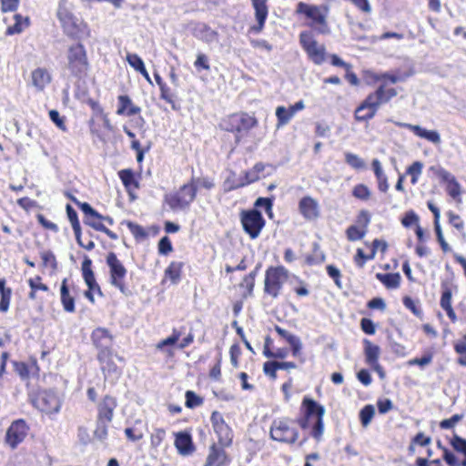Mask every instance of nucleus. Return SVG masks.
<instances>
[{
    "mask_svg": "<svg viewBox=\"0 0 466 466\" xmlns=\"http://www.w3.org/2000/svg\"><path fill=\"white\" fill-rule=\"evenodd\" d=\"M302 410L303 415L298 420V424L303 430L311 427V437L316 441H320L324 433V406L309 397H305L302 400Z\"/></svg>",
    "mask_w": 466,
    "mask_h": 466,
    "instance_id": "obj_1",
    "label": "nucleus"
},
{
    "mask_svg": "<svg viewBox=\"0 0 466 466\" xmlns=\"http://www.w3.org/2000/svg\"><path fill=\"white\" fill-rule=\"evenodd\" d=\"M329 12V8L326 5H312L299 2L297 5V13L303 14L310 19L309 25L321 35H328L330 33V29L327 22Z\"/></svg>",
    "mask_w": 466,
    "mask_h": 466,
    "instance_id": "obj_2",
    "label": "nucleus"
},
{
    "mask_svg": "<svg viewBox=\"0 0 466 466\" xmlns=\"http://www.w3.org/2000/svg\"><path fill=\"white\" fill-rule=\"evenodd\" d=\"M269 435L275 441L293 444L298 441L299 433L294 420L289 418H279L272 421Z\"/></svg>",
    "mask_w": 466,
    "mask_h": 466,
    "instance_id": "obj_3",
    "label": "nucleus"
},
{
    "mask_svg": "<svg viewBox=\"0 0 466 466\" xmlns=\"http://www.w3.org/2000/svg\"><path fill=\"white\" fill-rule=\"evenodd\" d=\"M196 185L184 184L177 191L166 195L165 201L174 211L186 210L196 198Z\"/></svg>",
    "mask_w": 466,
    "mask_h": 466,
    "instance_id": "obj_4",
    "label": "nucleus"
},
{
    "mask_svg": "<svg viewBox=\"0 0 466 466\" xmlns=\"http://www.w3.org/2000/svg\"><path fill=\"white\" fill-rule=\"evenodd\" d=\"M67 68L76 76L85 75L88 68L86 50L82 44H76L68 47L66 54Z\"/></svg>",
    "mask_w": 466,
    "mask_h": 466,
    "instance_id": "obj_5",
    "label": "nucleus"
},
{
    "mask_svg": "<svg viewBox=\"0 0 466 466\" xmlns=\"http://www.w3.org/2000/svg\"><path fill=\"white\" fill-rule=\"evenodd\" d=\"M396 96L397 91L394 88L386 89L384 86H380L374 93L370 94L362 102V106L359 111H364V109L368 107L369 113L360 118H372L381 104L389 102Z\"/></svg>",
    "mask_w": 466,
    "mask_h": 466,
    "instance_id": "obj_6",
    "label": "nucleus"
},
{
    "mask_svg": "<svg viewBox=\"0 0 466 466\" xmlns=\"http://www.w3.org/2000/svg\"><path fill=\"white\" fill-rule=\"evenodd\" d=\"M299 44L314 64L321 65L326 61V47L315 39L311 32H301L299 34Z\"/></svg>",
    "mask_w": 466,
    "mask_h": 466,
    "instance_id": "obj_7",
    "label": "nucleus"
},
{
    "mask_svg": "<svg viewBox=\"0 0 466 466\" xmlns=\"http://www.w3.org/2000/svg\"><path fill=\"white\" fill-rule=\"evenodd\" d=\"M288 279V270L284 267L269 268L266 271L264 291L273 298H277L283 283Z\"/></svg>",
    "mask_w": 466,
    "mask_h": 466,
    "instance_id": "obj_8",
    "label": "nucleus"
},
{
    "mask_svg": "<svg viewBox=\"0 0 466 466\" xmlns=\"http://www.w3.org/2000/svg\"><path fill=\"white\" fill-rule=\"evenodd\" d=\"M240 221L244 231L250 238H257L265 226L262 214L257 209L243 210L240 213Z\"/></svg>",
    "mask_w": 466,
    "mask_h": 466,
    "instance_id": "obj_9",
    "label": "nucleus"
},
{
    "mask_svg": "<svg viewBox=\"0 0 466 466\" xmlns=\"http://www.w3.org/2000/svg\"><path fill=\"white\" fill-rule=\"evenodd\" d=\"M106 264L109 268L110 282L117 288L122 293H125V278L127 269L123 263L117 258L114 252L108 253L106 257Z\"/></svg>",
    "mask_w": 466,
    "mask_h": 466,
    "instance_id": "obj_10",
    "label": "nucleus"
},
{
    "mask_svg": "<svg viewBox=\"0 0 466 466\" xmlns=\"http://www.w3.org/2000/svg\"><path fill=\"white\" fill-rule=\"evenodd\" d=\"M34 404L42 412L56 414L60 410L61 400L55 390H46L38 394Z\"/></svg>",
    "mask_w": 466,
    "mask_h": 466,
    "instance_id": "obj_11",
    "label": "nucleus"
},
{
    "mask_svg": "<svg viewBox=\"0 0 466 466\" xmlns=\"http://www.w3.org/2000/svg\"><path fill=\"white\" fill-rule=\"evenodd\" d=\"M28 426L24 420H16L8 427L5 441L12 449L15 450L22 443L28 433Z\"/></svg>",
    "mask_w": 466,
    "mask_h": 466,
    "instance_id": "obj_12",
    "label": "nucleus"
},
{
    "mask_svg": "<svg viewBox=\"0 0 466 466\" xmlns=\"http://www.w3.org/2000/svg\"><path fill=\"white\" fill-rule=\"evenodd\" d=\"M212 428L218 436V442L223 447H228L232 442V431L226 423L222 414L217 410L213 411L210 417Z\"/></svg>",
    "mask_w": 466,
    "mask_h": 466,
    "instance_id": "obj_13",
    "label": "nucleus"
},
{
    "mask_svg": "<svg viewBox=\"0 0 466 466\" xmlns=\"http://www.w3.org/2000/svg\"><path fill=\"white\" fill-rule=\"evenodd\" d=\"M92 340L96 347L100 350L97 359L100 363H103L107 357V353H110V349L113 342V338L109 334L108 330L104 328H97L92 332Z\"/></svg>",
    "mask_w": 466,
    "mask_h": 466,
    "instance_id": "obj_14",
    "label": "nucleus"
},
{
    "mask_svg": "<svg viewBox=\"0 0 466 466\" xmlns=\"http://www.w3.org/2000/svg\"><path fill=\"white\" fill-rule=\"evenodd\" d=\"M91 259L86 257L82 263V273L85 282L88 287V290L85 292V296L91 302H94L93 292H97L99 295H102V292L100 287L96 281L94 272L91 269Z\"/></svg>",
    "mask_w": 466,
    "mask_h": 466,
    "instance_id": "obj_15",
    "label": "nucleus"
},
{
    "mask_svg": "<svg viewBox=\"0 0 466 466\" xmlns=\"http://www.w3.org/2000/svg\"><path fill=\"white\" fill-rule=\"evenodd\" d=\"M62 27L67 35L76 39H86L90 35L87 25L76 16L62 24Z\"/></svg>",
    "mask_w": 466,
    "mask_h": 466,
    "instance_id": "obj_16",
    "label": "nucleus"
},
{
    "mask_svg": "<svg viewBox=\"0 0 466 466\" xmlns=\"http://www.w3.org/2000/svg\"><path fill=\"white\" fill-rule=\"evenodd\" d=\"M62 27L67 35L76 39H86L90 35L87 25L76 16L62 24Z\"/></svg>",
    "mask_w": 466,
    "mask_h": 466,
    "instance_id": "obj_17",
    "label": "nucleus"
},
{
    "mask_svg": "<svg viewBox=\"0 0 466 466\" xmlns=\"http://www.w3.org/2000/svg\"><path fill=\"white\" fill-rule=\"evenodd\" d=\"M395 125L400 127L407 128L413 132L417 137L424 138L434 145H440L441 142V135L436 130H427L419 125H412L409 123L395 122Z\"/></svg>",
    "mask_w": 466,
    "mask_h": 466,
    "instance_id": "obj_18",
    "label": "nucleus"
},
{
    "mask_svg": "<svg viewBox=\"0 0 466 466\" xmlns=\"http://www.w3.org/2000/svg\"><path fill=\"white\" fill-rule=\"evenodd\" d=\"M299 210L307 220H314L319 216V203L309 196L304 197L299 200Z\"/></svg>",
    "mask_w": 466,
    "mask_h": 466,
    "instance_id": "obj_19",
    "label": "nucleus"
},
{
    "mask_svg": "<svg viewBox=\"0 0 466 466\" xmlns=\"http://www.w3.org/2000/svg\"><path fill=\"white\" fill-rule=\"evenodd\" d=\"M174 445L181 456H189L195 451L192 437L189 432L179 431L175 434Z\"/></svg>",
    "mask_w": 466,
    "mask_h": 466,
    "instance_id": "obj_20",
    "label": "nucleus"
},
{
    "mask_svg": "<svg viewBox=\"0 0 466 466\" xmlns=\"http://www.w3.org/2000/svg\"><path fill=\"white\" fill-rule=\"evenodd\" d=\"M116 400L114 397L106 395L98 404L97 419L106 421H112L114 410L116 408Z\"/></svg>",
    "mask_w": 466,
    "mask_h": 466,
    "instance_id": "obj_21",
    "label": "nucleus"
},
{
    "mask_svg": "<svg viewBox=\"0 0 466 466\" xmlns=\"http://www.w3.org/2000/svg\"><path fill=\"white\" fill-rule=\"evenodd\" d=\"M227 463L228 456L223 448L211 445L204 466H224Z\"/></svg>",
    "mask_w": 466,
    "mask_h": 466,
    "instance_id": "obj_22",
    "label": "nucleus"
},
{
    "mask_svg": "<svg viewBox=\"0 0 466 466\" xmlns=\"http://www.w3.org/2000/svg\"><path fill=\"white\" fill-rule=\"evenodd\" d=\"M252 5L255 9V16L258 22L257 25L252 26V30L256 33H259L262 31L264 27L265 21L268 16V6L266 5V0H251Z\"/></svg>",
    "mask_w": 466,
    "mask_h": 466,
    "instance_id": "obj_23",
    "label": "nucleus"
},
{
    "mask_svg": "<svg viewBox=\"0 0 466 466\" xmlns=\"http://www.w3.org/2000/svg\"><path fill=\"white\" fill-rule=\"evenodd\" d=\"M258 178H259V177L258 175V171L253 170V169L247 171V172H245L244 177H239V181L238 183H231V179L227 178L224 181V185H223L224 190L228 192V191L237 189L238 187H241L247 186L250 183H253V182L257 181Z\"/></svg>",
    "mask_w": 466,
    "mask_h": 466,
    "instance_id": "obj_24",
    "label": "nucleus"
},
{
    "mask_svg": "<svg viewBox=\"0 0 466 466\" xmlns=\"http://www.w3.org/2000/svg\"><path fill=\"white\" fill-rule=\"evenodd\" d=\"M118 108L116 110L117 115H127L128 116L137 115L140 113L141 108L137 106H135L130 97L126 95H121L118 96Z\"/></svg>",
    "mask_w": 466,
    "mask_h": 466,
    "instance_id": "obj_25",
    "label": "nucleus"
},
{
    "mask_svg": "<svg viewBox=\"0 0 466 466\" xmlns=\"http://www.w3.org/2000/svg\"><path fill=\"white\" fill-rule=\"evenodd\" d=\"M32 85L37 91H42L50 83L51 76L44 68H36L31 74Z\"/></svg>",
    "mask_w": 466,
    "mask_h": 466,
    "instance_id": "obj_26",
    "label": "nucleus"
},
{
    "mask_svg": "<svg viewBox=\"0 0 466 466\" xmlns=\"http://www.w3.org/2000/svg\"><path fill=\"white\" fill-rule=\"evenodd\" d=\"M15 23L11 25H8L6 28L5 34L8 35H13L16 34H20L29 25V18L24 17L21 15H14L13 16Z\"/></svg>",
    "mask_w": 466,
    "mask_h": 466,
    "instance_id": "obj_27",
    "label": "nucleus"
},
{
    "mask_svg": "<svg viewBox=\"0 0 466 466\" xmlns=\"http://www.w3.org/2000/svg\"><path fill=\"white\" fill-rule=\"evenodd\" d=\"M379 279L387 289H397L400 283V275L399 273H377Z\"/></svg>",
    "mask_w": 466,
    "mask_h": 466,
    "instance_id": "obj_28",
    "label": "nucleus"
},
{
    "mask_svg": "<svg viewBox=\"0 0 466 466\" xmlns=\"http://www.w3.org/2000/svg\"><path fill=\"white\" fill-rule=\"evenodd\" d=\"M61 302L63 304L64 309L67 312L75 311V300L74 298L70 296L69 290L66 285V279L62 281L61 289Z\"/></svg>",
    "mask_w": 466,
    "mask_h": 466,
    "instance_id": "obj_29",
    "label": "nucleus"
},
{
    "mask_svg": "<svg viewBox=\"0 0 466 466\" xmlns=\"http://www.w3.org/2000/svg\"><path fill=\"white\" fill-rule=\"evenodd\" d=\"M296 114L289 106L286 108L283 106H279L276 108V116L278 119L277 127L286 126L294 117Z\"/></svg>",
    "mask_w": 466,
    "mask_h": 466,
    "instance_id": "obj_30",
    "label": "nucleus"
},
{
    "mask_svg": "<svg viewBox=\"0 0 466 466\" xmlns=\"http://www.w3.org/2000/svg\"><path fill=\"white\" fill-rule=\"evenodd\" d=\"M102 218H96V217H91V218H85L84 222L93 228L94 229L97 231L104 232L111 239H116L117 236L113 231L106 228L102 224Z\"/></svg>",
    "mask_w": 466,
    "mask_h": 466,
    "instance_id": "obj_31",
    "label": "nucleus"
},
{
    "mask_svg": "<svg viewBox=\"0 0 466 466\" xmlns=\"http://www.w3.org/2000/svg\"><path fill=\"white\" fill-rule=\"evenodd\" d=\"M365 358L366 362L370 366L379 361L380 349L379 346L372 344L370 340H365Z\"/></svg>",
    "mask_w": 466,
    "mask_h": 466,
    "instance_id": "obj_32",
    "label": "nucleus"
},
{
    "mask_svg": "<svg viewBox=\"0 0 466 466\" xmlns=\"http://www.w3.org/2000/svg\"><path fill=\"white\" fill-rule=\"evenodd\" d=\"M119 178L127 189L137 188L138 183L135 179L134 173L131 169H123L118 172Z\"/></svg>",
    "mask_w": 466,
    "mask_h": 466,
    "instance_id": "obj_33",
    "label": "nucleus"
},
{
    "mask_svg": "<svg viewBox=\"0 0 466 466\" xmlns=\"http://www.w3.org/2000/svg\"><path fill=\"white\" fill-rule=\"evenodd\" d=\"M110 353H107V357L106 358L105 361L101 363V369L105 374V377L107 378L111 375L115 377H118L121 373V370L115 365L112 360H110Z\"/></svg>",
    "mask_w": 466,
    "mask_h": 466,
    "instance_id": "obj_34",
    "label": "nucleus"
},
{
    "mask_svg": "<svg viewBox=\"0 0 466 466\" xmlns=\"http://www.w3.org/2000/svg\"><path fill=\"white\" fill-rule=\"evenodd\" d=\"M75 15L72 14L66 0H60L57 8V17L62 24L73 18Z\"/></svg>",
    "mask_w": 466,
    "mask_h": 466,
    "instance_id": "obj_35",
    "label": "nucleus"
},
{
    "mask_svg": "<svg viewBox=\"0 0 466 466\" xmlns=\"http://www.w3.org/2000/svg\"><path fill=\"white\" fill-rule=\"evenodd\" d=\"M75 15L72 14L66 0H60L57 8V17L62 24L73 18Z\"/></svg>",
    "mask_w": 466,
    "mask_h": 466,
    "instance_id": "obj_36",
    "label": "nucleus"
},
{
    "mask_svg": "<svg viewBox=\"0 0 466 466\" xmlns=\"http://www.w3.org/2000/svg\"><path fill=\"white\" fill-rule=\"evenodd\" d=\"M182 266L181 262L174 261L171 262L166 269V276L169 278L173 283H177L179 280Z\"/></svg>",
    "mask_w": 466,
    "mask_h": 466,
    "instance_id": "obj_37",
    "label": "nucleus"
},
{
    "mask_svg": "<svg viewBox=\"0 0 466 466\" xmlns=\"http://www.w3.org/2000/svg\"><path fill=\"white\" fill-rule=\"evenodd\" d=\"M423 164L420 161H415L410 165L406 173L411 177V184L415 185L418 183L419 177L422 173Z\"/></svg>",
    "mask_w": 466,
    "mask_h": 466,
    "instance_id": "obj_38",
    "label": "nucleus"
},
{
    "mask_svg": "<svg viewBox=\"0 0 466 466\" xmlns=\"http://www.w3.org/2000/svg\"><path fill=\"white\" fill-rule=\"evenodd\" d=\"M345 161L354 169H363L365 168V162L362 158H360L358 155L347 152L345 153Z\"/></svg>",
    "mask_w": 466,
    "mask_h": 466,
    "instance_id": "obj_39",
    "label": "nucleus"
},
{
    "mask_svg": "<svg viewBox=\"0 0 466 466\" xmlns=\"http://www.w3.org/2000/svg\"><path fill=\"white\" fill-rule=\"evenodd\" d=\"M160 89V98L165 100L167 103L171 105L173 109H177L175 98L176 95L172 92L171 88L167 86V84H164L159 87Z\"/></svg>",
    "mask_w": 466,
    "mask_h": 466,
    "instance_id": "obj_40",
    "label": "nucleus"
},
{
    "mask_svg": "<svg viewBox=\"0 0 466 466\" xmlns=\"http://www.w3.org/2000/svg\"><path fill=\"white\" fill-rule=\"evenodd\" d=\"M375 414V409L372 405H366L360 412V421L363 427H367Z\"/></svg>",
    "mask_w": 466,
    "mask_h": 466,
    "instance_id": "obj_41",
    "label": "nucleus"
},
{
    "mask_svg": "<svg viewBox=\"0 0 466 466\" xmlns=\"http://www.w3.org/2000/svg\"><path fill=\"white\" fill-rule=\"evenodd\" d=\"M346 234L350 241H356L364 238L366 229H360L357 226H350L348 228Z\"/></svg>",
    "mask_w": 466,
    "mask_h": 466,
    "instance_id": "obj_42",
    "label": "nucleus"
},
{
    "mask_svg": "<svg viewBox=\"0 0 466 466\" xmlns=\"http://www.w3.org/2000/svg\"><path fill=\"white\" fill-rule=\"evenodd\" d=\"M191 184L196 185V192L198 187H204L206 189H211L214 187L215 184L211 178L208 177H192L190 181Z\"/></svg>",
    "mask_w": 466,
    "mask_h": 466,
    "instance_id": "obj_43",
    "label": "nucleus"
},
{
    "mask_svg": "<svg viewBox=\"0 0 466 466\" xmlns=\"http://www.w3.org/2000/svg\"><path fill=\"white\" fill-rule=\"evenodd\" d=\"M127 61L130 66H132L136 71L140 72L145 68V65L141 57L137 54L127 55Z\"/></svg>",
    "mask_w": 466,
    "mask_h": 466,
    "instance_id": "obj_44",
    "label": "nucleus"
},
{
    "mask_svg": "<svg viewBox=\"0 0 466 466\" xmlns=\"http://www.w3.org/2000/svg\"><path fill=\"white\" fill-rule=\"evenodd\" d=\"M111 421H106V420H101L97 419L96 428L94 431L96 438H97L100 441H103L104 439H106V437L107 435V425Z\"/></svg>",
    "mask_w": 466,
    "mask_h": 466,
    "instance_id": "obj_45",
    "label": "nucleus"
},
{
    "mask_svg": "<svg viewBox=\"0 0 466 466\" xmlns=\"http://www.w3.org/2000/svg\"><path fill=\"white\" fill-rule=\"evenodd\" d=\"M450 444L452 446V448L462 453L463 455L466 454V440L460 437L457 434H454L452 439L450 441Z\"/></svg>",
    "mask_w": 466,
    "mask_h": 466,
    "instance_id": "obj_46",
    "label": "nucleus"
},
{
    "mask_svg": "<svg viewBox=\"0 0 466 466\" xmlns=\"http://www.w3.org/2000/svg\"><path fill=\"white\" fill-rule=\"evenodd\" d=\"M180 338V332L177 329H174L172 335L167 337L165 339H162L157 344V350H163L166 346H171L176 344Z\"/></svg>",
    "mask_w": 466,
    "mask_h": 466,
    "instance_id": "obj_47",
    "label": "nucleus"
},
{
    "mask_svg": "<svg viewBox=\"0 0 466 466\" xmlns=\"http://www.w3.org/2000/svg\"><path fill=\"white\" fill-rule=\"evenodd\" d=\"M76 204L79 207L82 212L85 214V218H103L96 210H95L88 203L86 202H79L75 200Z\"/></svg>",
    "mask_w": 466,
    "mask_h": 466,
    "instance_id": "obj_48",
    "label": "nucleus"
},
{
    "mask_svg": "<svg viewBox=\"0 0 466 466\" xmlns=\"http://www.w3.org/2000/svg\"><path fill=\"white\" fill-rule=\"evenodd\" d=\"M203 402L202 399L191 390L186 392V406L187 408H195L201 405Z\"/></svg>",
    "mask_w": 466,
    "mask_h": 466,
    "instance_id": "obj_49",
    "label": "nucleus"
},
{
    "mask_svg": "<svg viewBox=\"0 0 466 466\" xmlns=\"http://www.w3.org/2000/svg\"><path fill=\"white\" fill-rule=\"evenodd\" d=\"M194 66L198 71H200L201 69L208 71L210 69L208 57L205 54H198L197 59L194 62Z\"/></svg>",
    "mask_w": 466,
    "mask_h": 466,
    "instance_id": "obj_50",
    "label": "nucleus"
},
{
    "mask_svg": "<svg viewBox=\"0 0 466 466\" xmlns=\"http://www.w3.org/2000/svg\"><path fill=\"white\" fill-rule=\"evenodd\" d=\"M352 194L357 198L366 200L370 198V191L365 185L359 184L353 188Z\"/></svg>",
    "mask_w": 466,
    "mask_h": 466,
    "instance_id": "obj_51",
    "label": "nucleus"
},
{
    "mask_svg": "<svg viewBox=\"0 0 466 466\" xmlns=\"http://www.w3.org/2000/svg\"><path fill=\"white\" fill-rule=\"evenodd\" d=\"M437 239L441 247L443 252H450L451 250L449 244L446 242L440 223L434 224Z\"/></svg>",
    "mask_w": 466,
    "mask_h": 466,
    "instance_id": "obj_52",
    "label": "nucleus"
},
{
    "mask_svg": "<svg viewBox=\"0 0 466 466\" xmlns=\"http://www.w3.org/2000/svg\"><path fill=\"white\" fill-rule=\"evenodd\" d=\"M374 257L375 250H371V254L367 256L361 248H358L355 256V262L360 268H362L367 260L372 259Z\"/></svg>",
    "mask_w": 466,
    "mask_h": 466,
    "instance_id": "obj_53",
    "label": "nucleus"
},
{
    "mask_svg": "<svg viewBox=\"0 0 466 466\" xmlns=\"http://www.w3.org/2000/svg\"><path fill=\"white\" fill-rule=\"evenodd\" d=\"M431 361H432V354L428 353V354H425L421 358H415V359L410 360L408 361V364L410 366L418 365V366L423 368V367L429 365L430 363H431Z\"/></svg>",
    "mask_w": 466,
    "mask_h": 466,
    "instance_id": "obj_54",
    "label": "nucleus"
},
{
    "mask_svg": "<svg viewBox=\"0 0 466 466\" xmlns=\"http://www.w3.org/2000/svg\"><path fill=\"white\" fill-rule=\"evenodd\" d=\"M463 418L462 414H454L450 419H446L441 421L440 426L441 429H451Z\"/></svg>",
    "mask_w": 466,
    "mask_h": 466,
    "instance_id": "obj_55",
    "label": "nucleus"
},
{
    "mask_svg": "<svg viewBox=\"0 0 466 466\" xmlns=\"http://www.w3.org/2000/svg\"><path fill=\"white\" fill-rule=\"evenodd\" d=\"M289 344L291 347L292 350V355L294 357H299L301 353L302 349V343L299 337H289Z\"/></svg>",
    "mask_w": 466,
    "mask_h": 466,
    "instance_id": "obj_56",
    "label": "nucleus"
},
{
    "mask_svg": "<svg viewBox=\"0 0 466 466\" xmlns=\"http://www.w3.org/2000/svg\"><path fill=\"white\" fill-rule=\"evenodd\" d=\"M15 371L25 380L29 377L28 366L25 362L14 361L13 362Z\"/></svg>",
    "mask_w": 466,
    "mask_h": 466,
    "instance_id": "obj_57",
    "label": "nucleus"
},
{
    "mask_svg": "<svg viewBox=\"0 0 466 466\" xmlns=\"http://www.w3.org/2000/svg\"><path fill=\"white\" fill-rule=\"evenodd\" d=\"M66 214L71 223L72 228L77 229V228L80 227L77 213L69 204L66 205Z\"/></svg>",
    "mask_w": 466,
    "mask_h": 466,
    "instance_id": "obj_58",
    "label": "nucleus"
},
{
    "mask_svg": "<svg viewBox=\"0 0 466 466\" xmlns=\"http://www.w3.org/2000/svg\"><path fill=\"white\" fill-rule=\"evenodd\" d=\"M127 227H128L130 232L132 233V235L137 239L143 238L147 236L145 229L137 224H135L133 222H128Z\"/></svg>",
    "mask_w": 466,
    "mask_h": 466,
    "instance_id": "obj_59",
    "label": "nucleus"
},
{
    "mask_svg": "<svg viewBox=\"0 0 466 466\" xmlns=\"http://www.w3.org/2000/svg\"><path fill=\"white\" fill-rule=\"evenodd\" d=\"M273 200L269 198H258L255 202V207L265 208L266 212L270 215L272 211Z\"/></svg>",
    "mask_w": 466,
    "mask_h": 466,
    "instance_id": "obj_60",
    "label": "nucleus"
},
{
    "mask_svg": "<svg viewBox=\"0 0 466 466\" xmlns=\"http://www.w3.org/2000/svg\"><path fill=\"white\" fill-rule=\"evenodd\" d=\"M172 251V244L167 237H163L158 242V252L167 255Z\"/></svg>",
    "mask_w": 466,
    "mask_h": 466,
    "instance_id": "obj_61",
    "label": "nucleus"
},
{
    "mask_svg": "<svg viewBox=\"0 0 466 466\" xmlns=\"http://www.w3.org/2000/svg\"><path fill=\"white\" fill-rule=\"evenodd\" d=\"M49 116H50V119L56 125L57 127H59L63 131L66 130L64 117L60 116L58 111L50 110Z\"/></svg>",
    "mask_w": 466,
    "mask_h": 466,
    "instance_id": "obj_62",
    "label": "nucleus"
},
{
    "mask_svg": "<svg viewBox=\"0 0 466 466\" xmlns=\"http://www.w3.org/2000/svg\"><path fill=\"white\" fill-rule=\"evenodd\" d=\"M419 222V216L412 210L406 212L401 223L404 227L409 228L412 224Z\"/></svg>",
    "mask_w": 466,
    "mask_h": 466,
    "instance_id": "obj_63",
    "label": "nucleus"
},
{
    "mask_svg": "<svg viewBox=\"0 0 466 466\" xmlns=\"http://www.w3.org/2000/svg\"><path fill=\"white\" fill-rule=\"evenodd\" d=\"M440 304H441V307L444 310L452 308L451 307V291L450 289H446L442 292Z\"/></svg>",
    "mask_w": 466,
    "mask_h": 466,
    "instance_id": "obj_64",
    "label": "nucleus"
}]
</instances>
